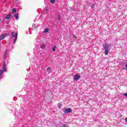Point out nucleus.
Segmentation results:
<instances>
[{
  "label": "nucleus",
  "mask_w": 127,
  "mask_h": 127,
  "mask_svg": "<svg viewBox=\"0 0 127 127\" xmlns=\"http://www.w3.org/2000/svg\"><path fill=\"white\" fill-rule=\"evenodd\" d=\"M103 49L104 50V53L106 55L109 54V51H110V47L108 44H105L103 45Z\"/></svg>",
  "instance_id": "1"
},
{
  "label": "nucleus",
  "mask_w": 127,
  "mask_h": 127,
  "mask_svg": "<svg viewBox=\"0 0 127 127\" xmlns=\"http://www.w3.org/2000/svg\"><path fill=\"white\" fill-rule=\"evenodd\" d=\"M17 34H18L17 32H16V33H14V32H12L11 33V38H14L13 39V44H15V42H16V40H17Z\"/></svg>",
  "instance_id": "2"
},
{
  "label": "nucleus",
  "mask_w": 127,
  "mask_h": 127,
  "mask_svg": "<svg viewBox=\"0 0 127 127\" xmlns=\"http://www.w3.org/2000/svg\"><path fill=\"white\" fill-rule=\"evenodd\" d=\"M80 78H81V75H80V74H75L73 76V79L74 81H78V80H80Z\"/></svg>",
  "instance_id": "3"
},
{
  "label": "nucleus",
  "mask_w": 127,
  "mask_h": 127,
  "mask_svg": "<svg viewBox=\"0 0 127 127\" xmlns=\"http://www.w3.org/2000/svg\"><path fill=\"white\" fill-rule=\"evenodd\" d=\"M64 113L65 114H70V113H72V109L71 108L64 109Z\"/></svg>",
  "instance_id": "4"
},
{
  "label": "nucleus",
  "mask_w": 127,
  "mask_h": 127,
  "mask_svg": "<svg viewBox=\"0 0 127 127\" xmlns=\"http://www.w3.org/2000/svg\"><path fill=\"white\" fill-rule=\"evenodd\" d=\"M2 70H0V78L1 77V75H2V73L5 71H6V68L5 66H2Z\"/></svg>",
  "instance_id": "5"
},
{
  "label": "nucleus",
  "mask_w": 127,
  "mask_h": 127,
  "mask_svg": "<svg viewBox=\"0 0 127 127\" xmlns=\"http://www.w3.org/2000/svg\"><path fill=\"white\" fill-rule=\"evenodd\" d=\"M7 36V34H3L0 36V40H2L4 37H6Z\"/></svg>",
  "instance_id": "6"
},
{
  "label": "nucleus",
  "mask_w": 127,
  "mask_h": 127,
  "mask_svg": "<svg viewBox=\"0 0 127 127\" xmlns=\"http://www.w3.org/2000/svg\"><path fill=\"white\" fill-rule=\"evenodd\" d=\"M14 16L15 18V19H18V13H15L14 14Z\"/></svg>",
  "instance_id": "7"
},
{
  "label": "nucleus",
  "mask_w": 127,
  "mask_h": 127,
  "mask_svg": "<svg viewBox=\"0 0 127 127\" xmlns=\"http://www.w3.org/2000/svg\"><path fill=\"white\" fill-rule=\"evenodd\" d=\"M46 46V45H45V44H43L41 47H40V48L41 49H44V48H45V47Z\"/></svg>",
  "instance_id": "8"
},
{
  "label": "nucleus",
  "mask_w": 127,
  "mask_h": 127,
  "mask_svg": "<svg viewBox=\"0 0 127 127\" xmlns=\"http://www.w3.org/2000/svg\"><path fill=\"white\" fill-rule=\"evenodd\" d=\"M58 20L59 21H60V20H61V15H60V14H58Z\"/></svg>",
  "instance_id": "9"
},
{
  "label": "nucleus",
  "mask_w": 127,
  "mask_h": 127,
  "mask_svg": "<svg viewBox=\"0 0 127 127\" xmlns=\"http://www.w3.org/2000/svg\"><path fill=\"white\" fill-rule=\"evenodd\" d=\"M11 16V15L10 14H8L6 16V19H9V18H10V17Z\"/></svg>",
  "instance_id": "10"
},
{
  "label": "nucleus",
  "mask_w": 127,
  "mask_h": 127,
  "mask_svg": "<svg viewBox=\"0 0 127 127\" xmlns=\"http://www.w3.org/2000/svg\"><path fill=\"white\" fill-rule=\"evenodd\" d=\"M57 47H56V46H55L53 47V49H52V51L53 52H55L56 51V48Z\"/></svg>",
  "instance_id": "11"
},
{
  "label": "nucleus",
  "mask_w": 127,
  "mask_h": 127,
  "mask_svg": "<svg viewBox=\"0 0 127 127\" xmlns=\"http://www.w3.org/2000/svg\"><path fill=\"white\" fill-rule=\"evenodd\" d=\"M48 31H49V28H46V29H45L44 32L45 33H47V32H48Z\"/></svg>",
  "instance_id": "12"
},
{
  "label": "nucleus",
  "mask_w": 127,
  "mask_h": 127,
  "mask_svg": "<svg viewBox=\"0 0 127 127\" xmlns=\"http://www.w3.org/2000/svg\"><path fill=\"white\" fill-rule=\"evenodd\" d=\"M51 68L50 67H48L47 69V72H48V73H50L51 72Z\"/></svg>",
  "instance_id": "13"
},
{
  "label": "nucleus",
  "mask_w": 127,
  "mask_h": 127,
  "mask_svg": "<svg viewBox=\"0 0 127 127\" xmlns=\"http://www.w3.org/2000/svg\"><path fill=\"white\" fill-rule=\"evenodd\" d=\"M90 6H91V8H94L95 7H94V6H95V4H94V3H92V4H91V3H90V4L89 5Z\"/></svg>",
  "instance_id": "14"
},
{
  "label": "nucleus",
  "mask_w": 127,
  "mask_h": 127,
  "mask_svg": "<svg viewBox=\"0 0 127 127\" xmlns=\"http://www.w3.org/2000/svg\"><path fill=\"white\" fill-rule=\"evenodd\" d=\"M6 57H7V53L5 52L4 53V58H6Z\"/></svg>",
  "instance_id": "15"
},
{
  "label": "nucleus",
  "mask_w": 127,
  "mask_h": 127,
  "mask_svg": "<svg viewBox=\"0 0 127 127\" xmlns=\"http://www.w3.org/2000/svg\"><path fill=\"white\" fill-rule=\"evenodd\" d=\"M12 11L14 12V13H15V12H16V9L15 8H13Z\"/></svg>",
  "instance_id": "16"
},
{
  "label": "nucleus",
  "mask_w": 127,
  "mask_h": 127,
  "mask_svg": "<svg viewBox=\"0 0 127 127\" xmlns=\"http://www.w3.org/2000/svg\"><path fill=\"white\" fill-rule=\"evenodd\" d=\"M58 106V108L60 109L61 107H62V104L59 103Z\"/></svg>",
  "instance_id": "17"
},
{
  "label": "nucleus",
  "mask_w": 127,
  "mask_h": 127,
  "mask_svg": "<svg viewBox=\"0 0 127 127\" xmlns=\"http://www.w3.org/2000/svg\"><path fill=\"white\" fill-rule=\"evenodd\" d=\"M50 2L51 3H54V2H55V0H50Z\"/></svg>",
  "instance_id": "18"
},
{
  "label": "nucleus",
  "mask_w": 127,
  "mask_h": 127,
  "mask_svg": "<svg viewBox=\"0 0 127 127\" xmlns=\"http://www.w3.org/2000/svg\"><path fill=\"white\" fill-rule=\"evenodd\" d=\"M63 127H69V126H68V125H67L66 124H63Z\"/></svg>",
  "instance_id": "19"
},
{
  "label": "nucleus",
  "mask_w": 127,
  "mask_h": 127,
  "mask_svg": "<svg viewBox=\"0 0 127 127\" xmlns=\"http://www.w3.org/2000/svg\"><path fill=\"white\" fill-rule=\"evenodd\" d=\"M3 67H6V65L5 64V62H4V64L3 65Z\"/></svg>",
  "instance_id": "20"
},
{
  "label": "nucleus",
  "mask_w": 127,
  "mask_h": 127,
  "mask_svg": "<svg viewBox=\"0 0 127 127\" xmlns=\"http://www.w3.org/2000/svg\"><path fill=\"white\" fill-rule=\"evenodd\" d=\"M73 37L74 38H77V37H76L75 36V35H73Z\"/></svg>",
  "instance_id": "21"
},
{
  "label": "nucleus",
  "mask_w": 127,
  "mask_h": 127,
  "mask_svg": "<svg viewBox=\"0 0 127 127\" xmlns=\"http://www.w3.org/2000/svg\"><path fill=\"white\" fill-rule=\"evenodd\" d=\"M125 121H126V122L127 123V118H126L125 119Z\"/></svg>",
  "instance_id": "22"
},
{
  "label": "nucleus",
  "mask_w": 127,
  "mask_h": 127,
  "mask_svg": "<svg viewBox=\"0 0 127 127\" xmlns=\"http://www.w3.org/2000/svg\"><path fill=\"white\" fill-rule=\"evenodd\" d=\"M126 69L127 70V64L126 65Z\"/></svg>",
  "instance_id": "23"
}]
</instances>
